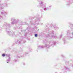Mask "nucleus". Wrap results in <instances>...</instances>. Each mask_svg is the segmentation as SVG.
<instances>
[{"label": "nucleus", "instance_id": "obj_2", "mask_svg": "<svg viewBox=\"0 0 73 73\" xmlns=\"http://www.w3.org/2000/svg\"><path fill=\"white\" fill-rule=\"evenodd\" d=\"M2 56H3V57H4V56H5V54H2Z\"/></svg>", "mask_w": 73, "mask_h": 73}, {"label": "nucleus", "instance_id": "obj_1", "mask_svg": "<svg viewBox=\"0 0 73 73\" xmlns=\"http://www.w3.org/2000/svg\"><path fill=\"white\" fill-rule=\"evenodd\" d=\"M35 37H37V34H36L35 35Z\"/></svg>", "mask_w": 73, "mask_h": 73}, {"label": "nucleus", "instance_id": "obj_3", "mask_svg": "<svg viewBox=\"0 0 73 73\" xmlns=\"http://www.w3.org/2000/svg\"><path fill=\"white\" fill-rule=\"evenodd\" d=\"M7 63H8V62H7Z\"/></svg>", "mask_w": 73, "mask_h": 73}]
</instances>
